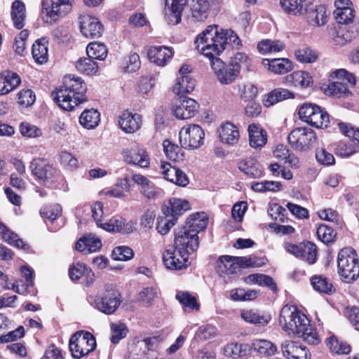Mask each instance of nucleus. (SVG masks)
Instances as JSON below:
<instances>
[{
    "label": "nucleus",
    "mask_w": 359,
    "mask_h": 359,
    "mask_svg": "<svg viewBox=\"0 0 359 359\" xmlns=\"http://www.w3.org/2000/svg\"><path fill=\"white\" fill-rule=\"evenodd\" d=\"M24 334L25 330L23 326H19L15 330L11 331L6 334L0 336V344L15 341L18 339L22 337Z\"/></svg>",
    "instance_id": "obj_62"
},
{
    "label": "nucleus",
    "mask_w": 359,
    "mask_h": 359,
    "mask_svg": "<svg viewBox=\"0 0 359 359\" xmlns=\"http://www.w3.org/2000/svg\"><path fill=\"white\" fill-rule=\"evenodd\" d=\"M317 257L316 246L311 242L304 243L300 259L306 261L309 264H313L316 262Z\"/></svg>",
    "instance_id": "obj_52"
},
{
    "label": "nucleus",
    "mask_w": 359,
    "mask_h": 359,
    "mask_svg": "<svg viewBox=\"0 0 359 359\" xmlns=\"http://www.w3.org/2000/svg\"><path fill=\"white\" fill-rule=\"evenodd\" d=\"M217 55L207 57L210 60V64L212 70L217 76L219 81L222 84H229L232 83L238 76V74L233 70L232 67L229 64L226 65L224 62Z\"/></svg>",
    "instance_id": "obj_13"
},
{
    "label": "nucleus",
    "mask_w": 359,
    "mask_h": 359,
    "mask_svg": "<svg viewBox=\"0 0 359 359\" xmlns=\"http://www.w3.org/2000/svg\"><path fill=\"white\" fill-rule=\"evenodd\" d=\"M61 214L62 208L59 204L43 206L40 210L41 216L51 223L60 217Z\"/></svg>",
    "instance_id": "obj_51"
},
{
    "label": "nucleus",
    "mask_w": 359,
    "mask_h": 359,
    "mask_svg": "<svg viewBox=\"0 0 359 359\" xmlns=\"http://www.w3.org/2000/svg\"><path fill=\"white\" fill-rule=\"evenodd\" d=\"M35 94L29 89L22 90L18 93V102L24 107H29L35 102Z\"/></svg>",
    "instance_id": "obj_59"
},
{
    "label": "nucleus",
    "mask_w": 359,
    "mask_h": 359,
    "mask_svg": "<svg viewBox=\"0 0 359 359\" xmlns=\"http://www.w3.org/2000/svg\"><path fill=\"white\" fill-rule=\"evenodd\" d=\"M11 18L15 28L20 29L24 27L25 18V6L18 0L13 2L11 6Z\"/></svg>",
    "instance_id": "obj_34"
},
{
    "label": "nucleus",
    "mask_w": 359,
    "mask_h": 359,
    "mask_svg": "<svg viewBox=\"0 0 359 359\" xmlns=\"http://www.w3.org/2000/svg\"><path fill=\"white\" fill-rule=\"evenodd\" d=\"M297 59L302 62H313L317 58L316 53L308 47H302L295 50Z\"/></svg>",
    "instance_id": "obj_58"
},
{
    "label": "nucleus",
    "mask_w": 359,
    "mask_h": 359,
    "mask_svg": "<svg viewBox=\"0 0 359 359\" xmlns=\"http://www.w3.org/2000/svg\"><path fill=\"white\" fill-rule=\"evenodd\" d=\"M241 257L221 256L217 261L216 271L220 277L237 273L242 268Z\"/></svg>",
    "instance_id": "obj_17"
},
{
    "label": "nucleus",
    "mask_w": 359,
    "mask_h": 359,
    "mask_svg": "<svg viewBox=\"0 0 359 359\" xmlns=\"http://www.w3.org/2000/svg\"><path fill=\"white\" fill-rule=\"evenodd\" d=\"M279 324L288 334L302 338L309 344H317L319 342L318 335L307 316L294 306L285 305L282 308Z\"/></svg>",
    "instance_id": "obj_2"
},
{
    "label": "nucleus",
    "mask_w": 359,
    "mask_h": 359,
    "mask_svg": "<svg viewBox=\"0 0 359 359\" xmlns=\"http://www.w3.org/2000/svg\"><path fill=\"white\" fill-rule=\"evenodd\" d=\"M304 14H306V20L311 25L313 23H318V21L316 20V15H320L321 19L327 18L325 8L323 6H314L313 1H311V5L308 6V9L304 10Z\"/></svg>",
    "instance_id": "obj_47"
},
{
    "label": "nucleus",
    "mask_w": 359,
    "mask_h": 359,
    "mask_svg": "<svg viewBox=\"0 0 359 359\" xmlns=\"http://www.w3.org/2000/svg\"><path fill=\"white\" fill-rule=\"evenodd\" d=\"M207 224L203 212L190 215L185 225L175 230L174 247L188 255L196 251L199 244L198 233L206 228Z\"/></svg>",
    "instance_id": "obj_3"
},
{
    "label": "nucleus",
    "mask_w": 359,
    "mask_h": 359,
    "mask_svg": "<svg viewBox=\"0 0 359 359\" xmlns=\"http://www.w3.org/2000/svg\"><path fill=\"white\" fill-rule=\"evenodd\" d=\"M121 302V294L117 290L107 289L95 297L91 304L100 311L110 315L116 311Z\"/></svg>",
    "instance_id": "obj_10"
},
{
    "label": "nucleus",
    "mask_w": 359,
    "mask_h": 359,
    "mask_svg": "<svg viewBox=\"0 0 359 359\" xmlns=\"http://www.w3.org/2000/svg\"><path fill=\"white\" fill-rule=\"evenodd\" d=\"M189 67L187 65H182L179 69L180 78L173 86V92L177 94H189L195 88V81L189 75Z\"/></svg>",
    "instance_id": "obj_18"
},
{
    "label": "nucleus",
    "mask_w": 359,
    "mask_h": 359,
    "mask_svg": "<svg viewBox=\"0 0 359 359\" xmlns=\"http://www.w3.org/2000/svg\"><path fill=\"white\" fill-rule=\"evenodd\" d=\"M4 240L8 244L15 246L17 248H22L25 250L28 248V245L25 243L24 241L18 238V236L14 232L10 231L8 229L4 231H1Z\"/></svg>",
    "instance_id": "obj_55"
},
{
    "label": "nucleus",
    "mask_w": 359,
    "mask_h": 359,
    "mask_svg": "<svg viewBox=\"0 0 359 359\" xmlns=\"http://www.w3.org/2000/svg\"><path fill=\"white\" fill-rule=\"evenodd\" d=\"M118 124L121 130L126 133H133L140 128L142 116L126 110L120 115Z\"/></svg>",
    "instance_id": "obj_20"
},
{
    "label": "nucleus",
    "mask_w": 359,
    "mask_h": 359,
    "mask_svg": "<svg viewBox=\"0 0 359 359\" xmlns=\"http://www.w3.org/2000/svg\"><path fill=\"white\" fill-rule=\"evenodd\" d=\"M189 255L175 247L165 250L163 255V262L165 267L170 270H182L188 266Z\"/></svg>",
    "instance_id": "obj_15"
},
{
    "label": "nucleus",
    "mask_w": 359,
    "mask_h": 359,
    "mask_svg": "<svg viewBox=\"0 0 359 359\" xmlns=\"http://www.w3.org/2000/svg\"><path fill=\"white\" fill-rule=\"evenodd\" d=\"M252 347L259 354L265 356L273 355L276 352V346L267 340L254 341L252 343Z\"/></svg>",
    "instance_id": "obj_48"
},
{
    "label": "nucleus",
    "mask_w": 359,
    "mask_h": 359,
    "mask_svg": "<svg viewBox=\"0 0 359 359\" xmlns=\"http://www.w3.org/2000/svg\"><path fill=\"white\" fill-rule=\"evenodd\" d=\"M20 130L23 136L36 137L41 135V131L36 126L29 123H22L20 125Z\"/></svg>",
    "instance_id": "obj_61"
},
{
    "label": "nucleus",
    "mask_w": 359,
    "mask_h": 359,
    "mask_svg": "<svg viewBox=\"0 0 359 359\" xmlns=\"http://www.w3.org/2000/svg\"><path fill=\"white\" fill-rule=\"evenodd\" d=\"M149 60L158 66H165L172 57L171 48L164 46L151 47L148 51Z\"/></svg>",
    "instance_id": "obj_24"
},
{
    "label": "nucleus",
    "mask_w": 359,
    "mask_h": 359,
    "mask_svg": "<svg viewBox=\"0 0 359 359\" xmlns=\"http://www.w3.org/2000/svg\"><path fill=\"white\" fill-rule=\"evenodd\" d=\"M76 68L82 74L91 75L97 72L98 66L92 57L88 56L87 57L80 58L76 62Z\"/></svg>",
    "instance_id": "obj_45"
},
{
    "label": "nucleus",
    "mask_w": 359,
    "mask_h": 359,
    "mask_svg": "<svg viewBox=\"0 0 359 359\" xmlns=\"http://www.w3.org/2000/svg\"><path fill=\"white\" fill-rule=\"evenodd\" d=\"M250 144L255 149H260L266 144L267 135L265 130L257 127L255 124L248 126Z\"/></svg>",
    "instance_id": "obj_28"
},
{
    "label": "nucleus",
    "mask_w": 359,
    "mask_h": 359,
    "mask_svg": "<svg viewBox=\"0 0 359 359\" xmlns=\"http://www.w3.org/2000/svg\"><path fill=\"white\" fill-rule=\"evenodd\" d=\"M294 97V93L289 90L282 88H276L267 95L265 105L271 106L278 102Z\"/></svg>",
    "instance_id": "obj_37"
},
{
    "label": "nucleus",
    "mask_w": 359,
    "mask_h": 359,
    "mask_svg": "<svg viewBox=\"0 0 359 359\" xmlns=\"http://www.w3.org/2000/svg\"><path fill=\"white\" fill-rule=\"evenodd\" d=\"M311 283L313 289L320 293L330 295L335 292L332 283L323 275L313 276L311 278Z\"/></svg>",
    "instance_id": "obj_29"
},
{
    "label": "nucleus",
    "mask_w": 359,
    "mask_h": 359,
    "mask_svg": "<svg viewBox=\"0 0 359 359\" xmlns=\"http://www.w3.org/2000/svg\"><path fill=\"white\" fill-rule=\"evenodd\" d=\"M156 292L153 287H145L139 294L138 300L141 302L144 306H149L156 297Z\"/></svg>",
    "instance_id": "obj_60"
},
{
    "label": "nucleus",
    "mask_w": 359,
    "mask_h": 359,
    "mask_svg": "<svg viewBox=\"0 0 359 359\" xmlns=\"http://www.w3.org/2000/svg\"><path fill=\"white\" fill-rule=\"evenodd\" d=\"M74 0H42V13L46 22H56L72 11Z\"/></svg>",
    "instance_id": "obj_9"
},
{
    "label": "nucleus",
    "mask_w": 359,
    "mask_h": 359,
    "mask_svg": "<svg viewBox=\"0 0 359 359\" xmlns=\"http://www.w3.org/2000/svg\"><path fill=\"white\" fill-rule=\"evenodd\" d=\"M313 0H280L283 9L288 14L297 15H303L304 10L308 9Z\"/></svg>",
    "instance_id": "obj_26"
},
{
    "label": "nucleus",
    "mask_w": 359,
    "mask_h": 359,
    "mask_svg": "<svg viewBox=\"0 0 359 359\" xmlns=\"http://www.w3.org/2000/svg\"><path fill=\"white\" fill-rule=\"evenodd\" d=\"M111 341L116 344L121 339L126 337L128 329L126 325L123 323H111Z\"/></svg>",
    "instance_id": "obj_53"
},
{
    "label": "nucleus",
    "mask_w": 359,
    "mask_h": 359,
    "mask_svg": "<svg viewBox=\"0 0 359 359\" xmlns=\"http://www.w3.org/2000/svg\"><path fill=\"white\" fill-rule=\"evenodd\" d=\"M237 89L240 98L245 102L255 100L257 96V88L252 83H239L237 85Z\"/></svg>",
    "instance_id": "obj_44"
},
{
    "label": "nucleus",
    "mask_w": 359,
    "mask_h": 359,
    "mask_svg": "<svg viewBox=\"0 0 359 359\" xmlns=\"http://www.w3.org/2000/svg\"><path fill=\"white\" fill-rule=\"evenodd\" d=\"M346 7L342 9H335L334 11V18L339 24L347 25L354 18L353 9L350 6Z\"/></svg>",
    "instance_id": "obj_54"
},
{
    "label": "nucleus",
    "mask_w": 359,
    "mask_h": 359,
    "mask_svg": "<svg viewBox=\"0 0 359 359\" xmlns=\"http://www.w3.org/2000/svg\"><path fill=\"white\" fill-rule=\"evenodd\" d=\"M69 346L72 356L79 359L94 351L96 347L95 338L90 332L80 330L71 337Z\"/></svg>",
    "instance_id": "obj_7"
},
{
    "label": "nucleus",
    "mask_w": 359,
    "mask_h": 359,
    "mask_svg": "<svg viewBox=\"0 0 359 359\" xmlns=\"http://www.w3.org/2000/svg\"><path fill=\"white\" fill-rule=\"evenodd\" d=\"M176 219L164 215L163 217L158 218L156 229L161 235H165L170 229L175 224Z\"/></svg>",
    "instance_id": "obj_57"
},
{
    "label": "nucleus",
    "mask_w": 359,
    "mask_h": 359,
    "mask_svg": "<svg viewBox=\"0 0 359 359\" xmlns=\"http://www.w3.org/2000/svg\"><path fill=\"white\" fill-rule=\"evenodd\" d=\"M123 160L128 164L147 168L149 165V158L144 149H125L122 151Z\"/></svg>",
    "instance_id": "obj_23"
},
{
    "label": "nucleus",
    "mask_w": 359,
    "mask_h": 359,
    "mask_svg": "<svg viewBox=\"0 0 359 359\" xmlns=\"http://www.w3.org/2000/svg\"><path fill=\"white\" fill-rule=\"evenodd\" d=\"M162 174L165 180L171 182H175L179 168L172 165L169 163H163L161 165Z\"/></svg>",
    "instance_id": "obj_63"
},
{
    "label": "nucleus",
    "mask_w": 359,
    "mask_h": 359,
    "mask_svg": "<svg viewBox=\"0 0 359 359\" xmlns=\"http://www.w3.org/2000/svg\"><path fill=\"white\" fill-rule=\"evenodd\" d=\"M163 147L164 153L169 160L174 162L184 160V152L177 144L172 143L169 140H165Z\"/></svg>",
    "instance_id": "obj_36"
},
{
    "label": "nucleus",
    "mask_w": 359,
    "mask_h": 359,
    "mask_svg": "<svg viewBox=\"0 0 359 359\" xmlns=\"http://www.w3.org/2000/svg\"><path fill=\"white\" fill-rule=\"evenodd\" d=\"M176 299L181 304L189 309L199 310L200 305L197 302L196 297L192 296L189 292L180 291L177 292Z\"/></svg>",
    "instance_id": "obj_50"
},
{
    "label": "nucleus",
    "mask_w": 359,
    "mask_h": 359,
    "mask_svg": "<svg viewBox=\"0 0 359 359\" xmlns=\"http://www.w3.org/2000/svg\"><path fill=\"white\" fill-rule=\"evenodd\" d=\"M5 78V85L7 86V88L9 90V93L16 88L20 83L21 80L20 76L13 72H7L3 73Z\"/></svg>",
    "instance_id": "obj_64"
},
{
    "label": "nucleus",
    "mask_w": 359,
    "mask_h": 359,
    "mask_svg": "<svg viewBox=\"0 0 359 359\" xmlns=\"http://www.w3.org/2000/svg\"><path fill=\"white\" fill-rule=\"evenodd\" d=\"M86 91V84L81 77L69 74L64 78L63 86L53 91L52 97L60 108L71 111L87 100Z\"/></svg>",
    "instance_id": "obj_4"
},
{
    "label": "nucleus",
    "mask_w": 359,
    "mask_h": 359,
    "mask_svg": "<svg viewBox=\"0 0 359 359\" xmlns=\"http://www.w3.org/2000/svg\"><path fill=\"white\" fill-rule=\"evenodd\" d=\"M101 247L100 239L91 234L83 236L76 243V249L85 254L98 251Z\"/></svg>",
    "instance_id": "obj_25"
},
{
    "label": "nucleus",
    "mask_w": 359,
    "mask_h": 359,
    "mask_svg": "<svg viewBox=\"0 0 359 359\" xmlns=\"http://www.w3.org/2000/svg\"><path fill=\"white\" fill-rule=\"evenodd\" d=\"M238 168L252 178H259L264 172L262 165L253 158H248L239 162Z\"/></svg>",
    "instance_id": "obj_27"
},
{
    "label": "nucleus",
    "mask_w": 359,
    "mask_h": 359,
    "mask_svg": "<svg viewBox=\"0 0 359 359\" xmlns=\"http://www.w3.org/2000/svg\"><path fill=\"white\" fill-rule=\"evenodd\" d=\"M108 50L104 43H90L86 47V54L93 60H104L107 55Z\"/></svg>",
    "instance_id": "obj_42"
},
{
    "label": "nucleus",
    "mask_w": 359,
    "mask_h": 359,
    "mask_svg": "<svg viewBox=\"0 0 359 359\" xmlns=\"http://www.w3.org/2000/svg\"><path fill=\"white\" fill-rule=\"evenodd\" d=\"M79 122L86 128H94L100 122V113L94 109L85 110L79 117Z\"/></svg>",
    "instance_id": "obj_41"
},
{
    "label": "nucleus",
    "mask_w": 359,
    "mask_h": 359,
    "mask_svg": "<svg viewBox=\"0 0 359 359\" xmlns=\"http://www.w3.org/2000/svg\"><path fill=\"white\" fill-rule=\"evenodd\" d=\"M79 28L83 36L90 39L99 38L103 32V25L99 20L88 15L79 17Z\"/></svg>",
    "instance_id": "obj_16"
},
{
    "label": "nucleus",
    "mask_w": 359,
    "mask_h": 359,
    "mask_svg": "<svg viewBox=\"0 0 359 359\" xmlns=\"http://www.w3.org/2000/svg\"><path fill=\"white\" fill-rule=\"evenodd\" d=\"M181 95L174 104L172 112L175 117L179 119H188L193 117L198 108L197 102L191 98Z\"/></svg>",
    "instance_id": "obj_14"
},
{
    "label": "nucleus",
    "mask_w": 359,
    "mask_h": 359,
    "mask_svg": "<svg viewBox=\"0 0 359 359\" xmlns=\"http://www.w3.org/2000/svg\"><path fill=\"white\" fill-rule=\"evenodd\" d=\"M229 65L238 75L239 74L241 69L248 72L250 69L249 58L244 53H237L231 58Z\"/></svg>",
    "instance_id": "obj_43"
},
{
    "label": "nucleus",
    "mask_w": 359,
    "mask_h": 359,
    "mask_svg": "<svg viewBox=\"0 0 359 359\" xmlns=\"http://www.w3.org/2000/svg\"><path fill=\"white\" fill-rule=\"evenodd\" d=\"M317 235L322 242L326 245H329L334 241L337 232L332 227L325 224H321L317 229Z\"/></svg>",
    "instance_id": "obj_49"
},
{
    "label": "nucleus",
    "mask_w": 359,
    "mask_h": 359,
    "mask_svg": "<svg viewBox=\"0 0 359 359\" xmlns=\"http://www.w3.org/2000/svg\"><path fill=\"white\" fill-rule=\"evenodd\" d=\"M219 137L223 142L228 144H234L238 141L239 131L233 123L226 122L221 127Z\"/></svg>",
    "instance_id": "obj_31"
},
{
    "label": "nucleus",
    "mask_w": 359,
    "mask_h": 359,
    "mask_svg": "<svg viewBox=\"0 0 359 359\" xmlns=\"http://www.w3.org/2000/svg\"><path fill=\"white\" fill-rule=\"evenodd\" d=\"M205 133L203 128L196 124L183 127L179 133L182 147L188 149H196L201 147L204 142Z\"/></svg>",
    "instance_id": "obj_11"
},
{
    "label": "nucleus",
    "mask_w": 359,
    "mask_h": 359,
    "mask_svg": "<svg viewBox=\"0 0 359 359\" xmlns=\"http://www.w3.org/2000/svg\"><path fill=\"white\" fill-rule=\"evenodd\" d=\"M241 316L245 321L259 327L265 326L271 320L269 315H260L253 310L243 311Z\"/></svg>",
    "instance_id": "obj_38"
},
{
    "label": "nucleus",
    "mask_w": 359,
    "mask_h": 359,
    "mask_svg": "<svg viewBox=\"0 0 359 359\" xmlns=\"http://www.w3.org/2000/svg\"><path fill=\"white\" fill-rule=\"evenodd\" d=\"M287 79L289 81L292 82L294 86L302 88L310 86L313 83V79L310 74L304 71L294 72L287 76Z\"/></svg>",
    "instance_id": "obj_40"
},
{
    "label": "nucleus",
    "mask_w": 359,
    "mask_h": 359,
    "mask_svg": "<svg viewBox=\"0 0 359 359\" xmlns=\"http://www.w3.org/2000/svg\"><path fill=\"white\" fill-rule=\"evenodd\" d=\"M274 156L285 163L287 164L291 168L299 167V158L290 152V150L285 145L278 144L273 151Z\"/></svg>",
    "instance_id": "obj_32"
},
{
    "label": "nucleus",
    "mask_w": 359,
    "mask_h": 359,
    "mask_svg": "<svg viewBox=\"0 0 359 359\" xmlns=\"http://www.w3.org/2000/svg\"><path fill=\"white\" fill-rule=\"evenodd\" d=\"M290 145L295 150L307 151L313 148L317 141L315 132L308 128H297L287 136Z\"/></svg>",
    "instance_id": "obj_8"
},
{
    "label": "nucleus",
    "mask_w": 359,
    "mask_h": 359,
    "mask_svg": "<svg viewBox=\"0 0 359 359\" xmlns=\"http://www.w3.org/2000/svg\"><path fill=\"white\" fill-rule=\"evenodd\" d=\"M32 173L40 181L45 182L53 177L55 168L45 160L41 158L34 159L29 165Z\"/></svg>",
    "instance_id": "obj_19"
},
{
    "label": "nucleus",
    "mask_w": 359,
    "mask_h": 359,
    "mask_svg": "<svg viewBox=\"0 0 359 359\" xmlns=\"http://www.w3.org/2000/svg\"><path fill=\"white\" fill-rule=\"evenodd\" d=\"M299 118L303 121L317 128H326L330 122L329 114L320 107L305 102L299 108Z\"/></svg>",
    "instance_id": "obj_6"
},
{
    "label": "nucleus",
    "mask_w": 359,
    "mask_h": 359,
    "mask_svg": "<svg viewBox=\"0 0 359 359\" xmlns=\"http://www.w3.org/2000/svg\"><path fill=\"white\" fill-rule=\"evenodd\" d=\"M327 345L332 353L337 354H348L351 352V346L346 342L339 341L335 337L327 339Z\"/></svg>",
    "instance_id": "obj_46"
},
{
    "label": "nucleus",
    "mask_w": 359,
    "mask_h": 359,
    "mask_svg": "<svg viewBox=\"0 0 359 359\" xmlns=\"http://www.w3.org/2000/svg\"><path fill=\"white\" fill-rule=\"evenodd\" d=\"M337 81L329 84L326 93L336 97H341L351 94L347 83L353 86L355 84V76L344 69H337L333 72Z\"/></svg>",
    "instance_id": "obj_12"
},
{
    "label": "nucleus",
    "mask_w": 359,
    "mask_h": 359,
    "mask_svg": "<svg viewBox=\"0 0 359 359\" xmlns=\"http://www.w3.org/2000/svg\"><path fill=\"white\" fill-rule=\"evenodd\" d=\"M194 45L199 53L205 57L219 55L228 46L238 48L241 41L231 29L224 30L217 25H209L194 40Z\"/></svg>",
    "instance_id": "obj_1"
},
{
    "label": "nucleus",
    "mask_w": 359,
    "mask_h": 359,
    "mask_svg": "<svg viewBox=\"0 0 359 359\" xmlns=\"http://www.w3.org/2000/svg\"><path fill=\"white\" fill-rule=\"evenodd\" d=\"M269 61V69L277 74H284L291 71L292 63L287 58H274Z\"/></svg>",
    "instance_id": "obj_39"
},
{
    "label": "nucleus",
    "mask_w": 359,
    "mask_h": 359,
    "mask_svg": "<svg viewBox=\"0 0 359 359\" xmlns=\"http://www.w3.org/2000/svg\"><path fill=\"white\" fill-rule=\"evenodd\" d=\"M245 281L248 283L257 284L262 287H267L273 292L278 291L277 285L274 280L271 276L265 274H250L245 278Z\"/></svg>",
    "instance_id": "obj_33"
},
{
    "label": "nucleus",
    "mask_w": 359,
    "mask_h": 359,
    "mask_svg": "<svg viewBox=\"0 0 359 359\" xmlns=\"http://www.w3.org/2000/svg\"><path fill=\"white\" fill-rule=\"evenodd\" d=\"M283 354L287 359H309V351L298 342L285 341L281 346Z\"/></svg>",
    "instance_id": "obj_22"
},
{
    "label": "nucleus",
    "mask_w": 359,
    "mask_h": 359,
    "mask_svg": "<svg viewBox=\"0 0 359 359\" xmlns=\"http://www.w3.org/2000/svg\"><path fill=\"white\" fill-rule=\"evenodd\" d=\"M48 41L41 38L32 45V54L34 60L39 64H44L48 61Z\"/></svg>",
    "instance_id": "obj_30"
},
{
    "label": "nucleus",
    "mask_w": 359,
    "mask_h": 359,
    "mask_svg": "<svg viewBox=\"0 0 359 359\" xmlns=\"http://www.w3.org/2000/svg\"><path fill=\"white\" fill-rule=\"evenodd\" d=\"M338 273L345 283L355 280L359 276V259L351 248L341 249L337 257Z\"/></svg>",
    "instance_id": "obj_5"
},
{
    "label": "nucleus",
    "mask_w": 359,
    "mask_h": 359,
    "mask_svg": "<svg viewBox=\"0 0 359 359\" xmlns=\"http://www.w3.org/2000/svg\"><path fill=\"white\" fill-rule=\"evenodd\" d=\"M209 3L208 0H191V11L192 17L198 21H204L208 18Z\"/></svg>",
    "instance_id": "obj_35"
},
{
    "label": "nucleus",
    "mask_w": 359,
    "mask_h": 359,
    "mask_svg": "<svg viewBox=\"0 0 359 359\" xmlns=\"http://www.w3.org/2000/svg\"><path fill=\"white\" fill-rule=\"evenodd\" d=\"M189 209L190 205L187 201L176 198L170 199L167 204L162 206L163 214L167 217L175 218L176 220L179 216Z\"/></svg>",
    "instance_id": "obj_21"
},
{
    "label": "nucleus",
    "mask_w": 359,
    "mask_h": 359,
    "mask_svg": "<svg viewBox=\"0 0 359 359\" xmlns=\"http://www.w3.org/2000/svg\"><path fill=\"white\" fill-rule=\"evenodd\" d=\"M133 250L128 246H118L114 249L112 258L114 260L127 261L133 257Z\"/></svg>",
    "instance_id": "obj_56"
}]
</instances>
